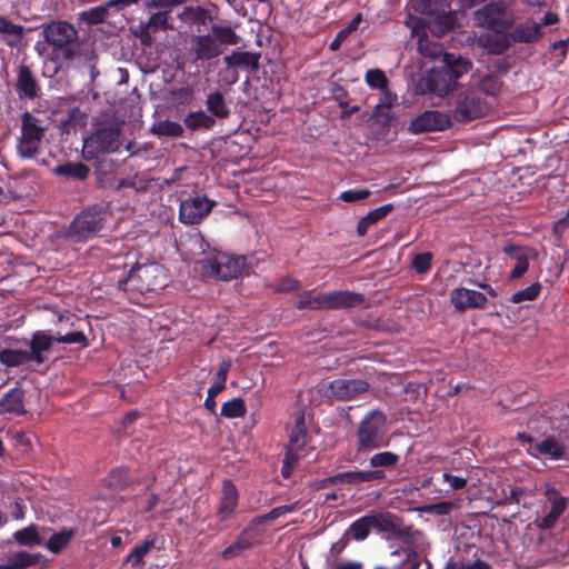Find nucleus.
Listing matches in <instances>:
<instances>
[{"label":"nucleus","mask_w":569,"mask_h":569,"mask_svg":"<svg viewBox=\"0 0 569 569\" xmlns=\"http://www.w3.org/2000/svg\"><path fill=\"white\" fill-rule=\"evenodd\" d=\"M413 8L417 12L428 16V18H431L437 12L431 0H419L415 3Z\"/></svg>","instance_id":"338daca9"},{"label":"nucleus","mask_w":569,"mask_h":569,"mask_svg":"<svg viewBox=\"0 0 569 569\" xmlns=\"http://www.w3.org/2000/svg\"><path fill=\"white\" fill-rule=\"evenodd\" d=\"M246 412L244 401L241 398H233L222 405L220 415L228 419H233L243 417Z\"/></svg>","instance_id":"3c124183"},{"label":"nucleus","mask_w":569,"mask_h":569,"mask_svg":"<svg viewBox=\"0 0 569 569\" xmlns=\"http://www.w3.org/2000/svg\"><path fill=\"white\" fill-rule=\"evenodd\" d=\"M106 223V211L101 206L87 207L79 212L64 231V237L74 243L93 238Z\"/></svg>","instance_id":"0eeeda50"},{"label":"nucleus","mask_w":569,"mask_h":569,"mask_svg":"<svg viewBox=\"0 0 569 569\" xmlns=\"http://www.w3.org/2000/svg\"><path fill=\"white\" fill-rule=\"evenodd\" d=\"M166 268L154 261L136 263L128 276L118 280L120 290L138 292L157 291L166 286Z\"/></svg>","instance_id":"7ed1b4c3"},{"label":"nucleus","mask_w":569,"mask_h":569,"mask_svg":"<svg viewBox=\"0 0 569 569\" xmlns=\"http://www.w3.org/2000/svg\"><path fill=\"white\" fill-rule=\"evenodd\" d=\"M122 142V131L119 124L101 123L83 140L82 158L86 161H91L100 154L117 152Z\"/></svg>","instance_id":"39448f33"},{"label":"nucleus","mask_w":569,"mask_h":569,"mask_svg":"<svg viewBox=\"0 0 569 569\" xmlns=\"http://www.w3.org/2000/svg\"><path fill=\"white\" fill-rule=\"evenodd\" d=\"M183 126L191 132L209 131L216 126V120L204 110L190 111L183 118Z\"/></svg>","instance_id":"f704fd0d"},{"label":"nucleus","mask_w":569,"mask_h":569,"mask_svg":"<svg viewBox=\"0 0 569 569\" xmlns=\"http://www.w3.org/2000/svg\"><path fill=\"white\" fill-rule=\"evenodd\" d=\"M365 80L371 89L386 90L388 87V78L380 69H369L366 72Z\"/></svg>","instance_id":"6e6d98bb"},{"label":"nucleus","mask_w":569,"mask_h":569,"mask_svg":"<svg viewBox=\"0 0 569 569\" xmlns=\"http://www.w3.org/2000/svg\"><path fill=\"white\" fill-rule=\"evenodd\" d=\"M400 461V456L392 451H379L369 458L370 470L377 477L370 479L371 485H380L387 480V471L393 470Z\"/></svg>","instance_id":"a211bd4d"},{"label":"nucleus","mask_w":569,"mask_h":569,"mask_svg":"<svg viewBox=\"0 0 569 569\" xmlns=\"http://www.w3.org/2000/svg\"><path fill=\"white\" fill-rule=\"evenodd\" d=\"M260 52L232 51L223 57V63L233 70L231 83L238 81V70L254 72L260 66Z\"/></svg>","instance_id":"aec40b11"},{"label":"nucleus","mask_w":569,"mask_h":569,"mask_svg":"<svg viewBox=\"0 0 569 569\" xmlns=\"http://www.w3.org/2000/svg\"><path fill=\"white\" fill-rule=\"evenodd\" d=\"M338 482L339 486H348V487H360L363 483H370L372 478L377 477L373 473H368L367 470H349L343 472H338Z\"/></svg>","instance_id":"79ce46f5"},{"label":"nucleus","mask_w":569,"mask_h":569,"mask_svg":"<svg viewBox=\"0 0 569 569\" xmlns=\"http://www.w3.org/2000/svg\"><path fill=\"white\" fill-rule=\"evenodd\" d=\"M541 37V24L533 21H526L517 24L510 32L511 44L513 43H533Z\"/></svg>","instance_id":"cd10ccee"},{"label":"nucleus","mask_w":569,"mask_h":569,"mask_svg":"<svg viewBox=\"0 0 569 569\" xmlns=\"http://www.w3.org/2000/svg\"><path fill=\"white\" fill-rule=\"evenodd\" d=\"M43 39L52 47V59L71 61L79 54L78 31L67 21H53L43 27Z\"/></svg>","instance_id":"20e7f679"},{"label":"nucleus","mask_w":569,"mask_h":569,"mask_svg":"<svg viewBox=\"0 0 569 569\" xmlns=\"http://www.w3.org/2000/svg\"><path fill=\"white\" fill-rule=\"evenodd\" d=\"M53 173L70 180L84 181L90 176V168L80 161H68L54 167Z\"/></svg>","instance_id":"c9c22d12"},{"label":"nucleus","mask_w":569,"mask_h":569,"mask_svg":"<svg viewBox=\"0 0 569 569\" xmlns=\"http://www.w3.org/2000/svg\"><path fill=\"white\" fill-rule=\"evenodd\" d=\"M0 33L20 38L23 33V28L21 26L14 24L6 17L0 16Z\"/></svg>","instance_id":"e2e57ef3"},{"label":"nucleus","mask_w":569,"mask_h":569,"mask_svg":"<svg viewBox=\"0 0 569 569\" xmlns=\"http://www.w3.org/2000/svg\"><path fill=\"white\" fill-rule=\"evenodd\" d=\"M386 426L387 417L381 410L368 412L357 428V452H370L383 447Z\"/></svg>","instance_id":"6e6552de"},{"label":"nucleus","mask_w":569,"mask_h":569,"mask_svg":"<svg viewBox=\"0 0 569 569\" xmlns=\"http://www.w3.org/2000/svg\"><path fill=\"white\" fill-rule=\"evenodd\" d=\"M239 502V492L230 479L222 482V495L217 507L216 516L220 522L228 521L234 515Z\"/></svg>","instance_id":"5701e85b"},{"label":"nucleus","mask_w":569,"mask_h":569,"mask_svg":"<svg viewBox=\"0 0 569 569\" xmlns=\"http://www.w3.org/2000/svg\"><path fill=\"white\" fill-rule=\"evenodd\" d=\"M393 210L392 203H386L380 206L371 211H369L365 217H362L357 224V233L359 237H363L367 234L369 228L380 220L385 219L391 211Z\"/></svg>","instance_id":"4c0bfd02"},{"label":"nucleus","mask_w":569,"mask_h":569,"mask_svg":"<svg viewBox=\"0 0 569 569\" xmlns=\"http://www.w3.org/2000/svg\"><path fill=\"white\" fill-rule=\"evenodd\" d=\"M371 529H372V527H371L370 516L367 515V516H363V517L357 519L356 521H353L349 526L346 533H348L350 539L352 538L355 540L361 541V540H365L369 536Z\"/></svg>","instance_id":"09e8293b"},{"label":"nucleus","mask_w":569,"mask_h":569,"mask_svg":"<svg viewBox=\"0 0 569 569\" xmlns=\"http://www.w3.org/2000/svg\"><path fill=\"white\" fill-rule=\"evenodd\" d=\"M14 91L20 100H34L40 96V83L29 66L18 67Z\"/></svg>","instance_id":"6ab92c4d"},{"label":"nucleus","mask_w":569,"mask_h":569,"mask_svg":"<svg viewBox=\"0 0 569 569\" xmlns=\"http://www.w3.org/2000/svg\"><path fill=\"white\" fill-rule=\"evenodd\" d=\"M502 252L511 260L516 261V264L509 274V279L511 280L521 278L528 271L529 261L535 260L538 257V251L535 248L529 246H517L513 243H507L503 246Z\"/></svg>","instance_id":"dca6fc26"},{"label":"nucleus","mask_w":569,"mask_h":569,"mask_svg":"<svg viewBox=\"0 0 569 569\" xmlns=\"http://www.w3.org/2000/svg\"><path fill=\"white\" fill-rule=\"evenodd\" d=\"M331 92H332L333 99L338 102V106L340 108L348 107V102L346 100L348 97V91L342 86L335 84Z\"/></svg>","instance_id":"774afa93"},{"label":"nucleus","mask_w":569,"mask_h":569,"mask_svg":"<svg viewBox=\"0 0 569 569\" xmlns=\"http://www.w3.org/2000/svg\"><path fill=\"white\" fill-rule=\"evenodd\" d=\"M370 385L365 379H335L319 383V392L331 401H351L369 391Z\"/></svg>","instance_id":"f8f14e48"},{"label":"nucleus","mask_w":569,"mask_h":569,"mask_svg":"<svg viewBox=\"0 0 569 569\" xmlns=\"http://www.w3.org/2000/svg\"><path fill=\"white\" fill-rule=\"evenodd\" d=\"M252 527L253 526L250 525L248 528L243 529L238 535L236 541L222 550V559L230 560L234 557L242 555L246 550L250 549L253 546Z\"/></svg>","instance_id":"2f4dec72"},{"label":"nucleus","mask_w":569,"mask_h":569,"mask_svg":"<svg viewBox=\"0 0 569 569\" xmlns=\"http://www.w3.org/2000/svg\"><path fill=\"white\" fill-rule=\"evenodd\" d=\"M20 136L17 139L16 152L20 159H33L41 153L48 126L43 119L24 111L21 117Z\"/></svg>","instance_id":"423d86ee"},{"label":"nucleus","mask_w":569,"mask_h":569,"mask_svg":"<svg viewBox=\"0 0 569 569\" xmlns=\"http://www.w3.org/2000/svg\"><path fill=\"white\" fill-rule=\"evenodd\" d=\"M77 530L74 528H63L53 533L44 543V547L52 553H60L73 539Z\"/></svg>","instance_id":"37998d69"},{"label":"nucleus","mask_w":569,"mask_h":569,"mask_svg":"<svg viewBox=\"0 0 569 569\" xmlns=\"http://www.w3.org/2000/svg\"><path fill=\"white\" fill-rule=\"evenodd\" d=\"M452 118L459 123H468L487 114L489 103L470 87H461L453 96Z\"/></svg>","instance_id":"9d476101"},{"label":"nucleus","mask_w":569,"mask_h":569,"mask_svg":"<svg viewBox=\"0 0 569 569\" xmlns=\"http://www.w3.org/2000/svg\"><path fill=\"white\" fill-rule=\"evenodd\" d=\"M329 309H351L366 306L367 299L362 293L339 290L328 292Z\"/></svg>","instance_id":"bb28decb"},{"label":"nucleus","mask_w":569,"mask_h":569,"mask_svg":"<svg viewBox=\"0 0 569 569\" xmlns=\"http://www.w3.org/2000/svg\"><path fill=\"white\" fill-rule=\"evenodd\" d=\"M202 273L206 277L217 280L229 281L238 278L246 266L243 256H230L227 253H217L212 257L199 261Z\"/></svg>","instance_id":"9b49d317"},{"label":"nucleus","mask_w":569,"mask_h":569,"mask_svg":"<svg viewBox=\"0 0 569 569\" xmlns=\"http://www.w3.org/2000/svg\"><path fill=\"white\" fill-rule=\"evenodd\" d=\"M393 569H419L422 565L420 555L410 546L399 547L391 551Z\"/></svg>","instance_id":"c756f323"},{"label":"nucleus","mask_w":569,"mask_h":569,"mask_svg":"<svg viewBox=\"0 0 569 569\" xmlns=\"http://www.w3.org/2000/svg\"><path fill=\"white\" fill-rule=\"evenodd\" d=\"M300 507H301L300 501H295L293 503H290V505H282V506L274 507L268 513L254 517L251 520V526H258V525H262L267 521L276 520L281 516H284L289 512H293V511L298 510Z\"/></svg>","instance_id":"c03bdc74"},{"label":"nucleus","mask_w":569,"mask_h":569,"mask_svg":"<svg viewBox=\"0 0 569 569\" xmlns=\"http://www.w3.org/2000/svg\"><path fill=\"white\" fill-rule=\"evenodd\" d=\"M231 368V361L230 360H222L217 369L214 379L212 385L209 387L207 392V398L204 400V407L207 410H209L211 413L216 415V397L224 390L226 388V381L228 373Z\"/></svg>","instance_id":"393cba45"},{"label":"nucleus","mask_w":569,"mask_h":569,"mask_svg":"<svg viewBox=\"0 0 569 569\" xmlns=\"http://www.w3.org/2000/svg\"><path fill=\"white\" fill-rule=\"evenodd\" d=\"M56 341L59 343H78L83 348L89 347V339L82 331L68 332L66 335L56 336Z\"/></svg>","instance_id":"13d9d810"},{"label":"nucleus","mask_w":569,"mask_h":569,"mask_svg":"<svg viewBox=\"0 0 569 569\" xmlns=\"http://www.w3.org/2000/svg\"><path fill=\"white\" fill-rule=\"evenodd\" d=\"M456 23V11H437L431 18H429V32L437 38H441L451 32L455 29Z\"/></svg>","instance_id":"c85d7f7f"},{"label":"nucleus","mask_w":569,"mask_h":569,"mask_svg":"<svg viewBox=\"0 0 569 569\" xmlns=\"http://www.w3.org/2000/svg\"><path fill=\"white\" fill-rule=\"evenodd\" d=\"M349 542H350V537L348 536V533L345 532L338 541H336L335 543L331 545V548L329 551L330 558H332L335 561L338 560L340 555L342 553V551L349 545Z\"/></svg>","instance_id":"0e129e2a"},{"label":"nucleus","mask_w":569,"mask_h":569,"mask_svg":"<svg viewBox=\"0 0 569 569\" xmlns=\"http://www.w3.org/2000/svg\"><path fill=\"white\" fill-rule=\"evenodd\" d=\"M450 301L456 310L463 312L467 309H483L487 297L480 291L460 287L450 292Z\"/></svg>","instance_id":"4be33fe9"},{"label":"nucleus","mask_w":569,"mask_h":569,"mask_svg":"<svg viewBox=\"0 0 569 569\" xmlns=\"http://www.w3.org/2000/svg\"><path fill=\"white\" fill-rule=\"evenodd\" d=\"M109 17V11L106 4L83 10L79 13V20L88 24L103 23Z\"/></svg>","instance_id":"8fccbe9b"},{"label":"nucleus","mask_w":569,"mask_h":569,"mask_svg":"<svg viewBox=\"0 0 569 569\" xmlns=\"http://www.w3.org/2000/svg\"><path fill=\"white\" fill-rule=\"evenodd\" d=\"M480 41L488 53L495 56L503 54L512 47L510 38H508V31L503 33H488L482 36Z\"/></svg>","instance_id":"72a5a7b5"},{"label":"nucleus","mask_w":569,"mask_h":569,"mask_svg":"<svg viewBox=\"0 0 569 569\" xmlns=\"http://www.w3.org/2000/svg\"><path fill=\"white\" fill-rule=\"evenodd\" d=\"M527 451L533 457L540 455L552 460L560 459L565 456V447L555 437L545 438L541 442L535 443V447H529Z\"/></svg>","instance_id":"7c9ffc66"},{"label":"nucleus","mask_w":569,"mask_h":569,"mask_svg":"<svg viewBox=\"0 0 569 569\" xmlns=\"http://www.w3.org/2000/svg\"><path fill=\"white\" fill-rule=\"evenodd\" d=\"M443 64L432 68L425 78V89L437 97H445L457 87V81L472 67L469 59L447 52Z\"/></svg>","instance_id":"f03ea898"},{"label":"nucleus","mask_w":569,"mask_h":569,"mask_svg":"<svg viewBox=\"0 0 569 569\" xmlns=\"http://www.w3.org/2000/svg\"><path fill=\"white\" fill-rule=\"evenodd\" d=\"M371 194L369 189H350L340 193L339 199L345 202H358Z\"/></svg>","instance_id":"052dcab7"},{"label":"nucleus","mask_w":569,"mask_h":569,"mask_svg":"<svg viewBox=\"0 0 569 569\" xmlns=\"http://www.w3.org/2000/svg\"><path fill=\"white\" fill-rule=\"evenodd\" d=\"M56 341V336L50 330H37L31 335L27 350L30 363L43 365L48 358L46 352L50 351Z\"/></svg>","instance_id":"f3484780"},{"label":"nucleus","mask_w":569,"mask_h":569,"mask_svg":"<svg viewBox=\"0 0 569 569\" xmlns=\"http://www.w3.org/2000/svg\"><path fill=\"white\" fill-rule=\"evenodd\" d=\"M240 40V36L230 26L212 23L209 33L191 37L188 51L191 63L203 66L220 57L224 47L237 46Z\"/></svg>","instance_id":"f257e3e1"},{"label":"nucleus","mask_w":569,"mask_h":569,"mask_svg":"<svg viewBox=\"0 0 569 569\" xmlns=\"http://www.w3.org/2000/svg\"><path fill=\"white\" fill-rule=\"evenodd\" d=\"M207 113L211 114L212 119H227L231 114V110L226 101L224 94L219 91H210L207 94L206 101H204Z\"/></svg>","instance_id":"473e14b6"},{"label":"nucleus","mask_w":569,"mask_h":569,"mask_svg":"<svg viewBox=\"0 0 569 569\" xmlns=\"http://www.w3.org/2000/svg\"><path fill=\"white\" fill-rule=\"evenodd\" d=\"M12 537L20 546L31 547L42 543V539L36 525H30L23 529L17 530Z\"/></svg>","instance_id":"49530a36"},{"label":"nucleus","mask_w":569,"mask_h":569,"mask_svg":"<svg viewBox=\"0 0 569 569\" xmlns=\"http://www.w3.org/2000/svg\"><path fill=\"white\" fill-rule=\"evenodd\" d=\"M157 537L153 536L136 545L132 551L126 557L124 563L130 565L132 569H142L146 565L144 557L156 545Z\"/></svg>","instance_id":"ea45409f"},{"label":"nucleus","mask_w":569,"mask_h":569,"mask_svg":"<svg viewBox=\"0 0 569 569\" xmlns=\"http://www.w3.org/2000/svg\"><path fill=\"white\" fill-rule=\"evenodd\" d=\"M432 262V253L431 252H422L417 253L412 260V268L417 273L423 274L427 273L431 269Z\"/></svg>","instance_id":"bf43d9fd"},{"label":"nucleus","mask_w":569,"mask_h":569,"mask_svg":"<svg viewBox=\"0 0 569 569\" xmlns=\"http://www.w3.org/2000/svg\"><path fill=\"white\" fill-rule=\"evenodd\" d=\"M451 126V117L438 110H427L416 117L409 124V132L420 134L423 132L442 131Z\"/></svg>","instance_id":"2eb2a0df"},{"label":"nucleus","mask_w":569,"mask_h":569,"mask_svg":"<svg viewBox=\"0 0 569 569\" xmlns=\"http://www.w3.org/2000/svg\"><path fill=\"white\" fill-rule=\"evenodd\" d=\"M180 18L188 23H197L201 26H206L209 21L212 20V17L206 8L200 6L197 7H184Z\"/></svg>","instance_id":"a18cd8bd"},{"label":"nucleus","mask_w":569,"mask_h":569,"mask_svg":"<svg viewBox=\"0 0 569 569\" xmlns=\"http://www.w3.org/2000/svg\"><path fill=\"white\" fill-rule=\"evenodd\" d=\"M473 21L477 27L503 33L513 27L515 14L507 2L491 0L473 12Z\"/></svg>","instance_id":"1a4fd4ad"},{"label":"nucleus","mask_w":569,"mask_h":569,"mask_svg":"<svg viewBox=\"0 0 569 569\" xmlns=\"http://www.w3.org/2000/svg\"><path fill=\"white\" fill-rule=\"evenodd\" d=\"M503 82L500 79L499 76L495 73H489L483 77H481L475 86L471 88L476 89L477 92L480 94L485 93L488 97L496 98L500 96L502 91Z\"/></svg>","instance_id":"a19ab883"},{"label":"nucleus","mask_w":569,"mask_h":569,"mask_svg":"<svg viewBox=\"0 0 569 569\" xmlns=\"http://www.w3.org/2000/svg\"><path fill=\"white\" fill-rule=\"evenodd\" d=\"M546 502L550 506L549 512L536 520L537 528L550 530L558 522L561 515L569 506V497L563 496L555 486L547 485L543 490Z\"/></svg>","instance_id":"ddd939ff"},{"label":"nucleus","mask_w":569,"mask_h":569,"mask_svg":"<svg viewBox=\"0 0 569 569\" xmlns=\"http://www.w3.org/2000/svg\"><path fill=\"white\" fill-rule=\"evenodd\" d=\"M170 94L177 104L189 106L194 100V90L191 86L173 88Z\"/></svg>","instance_id":"4d7b16f0"},{"label":"nucleus","mask_w":569,"mask_h":569,"mask_svg":"<svg viewBox=\"0 0 569 569\" xmlns=\"http://www.w3.org/2000/svg\"><path fill=\"white\" fill-rule=\"evenodd\" d=\"M183 131L182 124L170 120L160 121L153 127V132L163 137L179 138L183 136Z\"/></svg>","instance_id":"603ef678"},{"label":"nucleus","mask_w":569,"mask_h":569,"mask_svg":"<svg viewBox=\"0 0 569 569\" xmlns=\"http://www.w3.org/2000/svg\"><path fill=\"white\" fill-rule=\"evenodd\" d=\"M406 24L411 29L413 36L418 38L427 37L429 32V18L408 14Z\"/></svg>","instance_id":"864d4df0"},{"label":"nucleus","mask_w":569,"mask_h":569,"mask_svg":"<svg viewBox=\"0 0 569 569\" xmlns=\"http://www.w3.org/2000/svg\"><path fill=\"white\" fill-rule=\"evenodd\" d=\"M133 482L129 468H113L104 478L103 486L111 490H123Z\"/></svg>","instance_id":"e433bc0d"},{"label":"nucleus","mask_w":569,"mask_h":569,"mask_svg":"<svg viewBox=\"0 0 569 569\" xmlns=\"http://www.w3.org/2000/svg\"><path fill=\"white\" fill-rule=\"evenodd\" d=\"M40 553H30L20 550L8 556V562L0 565V569H26L36 566L41 560Z\"/></svg>","instance_id":"58836bf2"},{"label":"nucleus","mask_w":569,"mask_h":569,"mask_svg":"<svg viewBox=\"0 0 569 569\" xmlns=\"http://www.w3.org/2000/svg\"><path fill=\"white\" fill-rule=\"evenodd\" d=\"M216 202L206 196L189 197L181 201L179 207V220L184 224H197L208 216Z\"/></svg>","instance_id":"4468645a"},{"label":"nucleus","mask_w":569,"mask_h":569,"mask_svg":"<svg viewBox=\"0 0 569 569\" xmlns=\"http://www.w3.org/2000/svg\"><path fill=\"white\" fill-rule=\"evenodd\" d=\"M370 516L372 529H377L379 532L389 533L397 538H409L410 527H403L400 519L390 513H372Z\"/></svg>","instance_id":"412c9836"},{"label":"nucleus","mask_w":569,"mask_h":569,"mask_svg":"<svg viewBox=\"0 0 569 569\" xmlns=\"http://www.w3.org/2000/svg\"><path fill=\"white\" fill-rule=\"evenodd\" d=\"M169 17L168 12H156L150 16L149 20L146 22L148 27L152 29V31H157L159 29H168L169 28Z\"/></svg>","instance_id":"680f3d73"},{"label":"nucleus","mask_w":569,"mask_h":569,"mask_svg":"<svg viewBox=\"0 0 569 569\" xmlns=\"http://www.w3.org/2000/svg\"><path fill=\"white\" fill-rule=\"evenodd\" d=\"M310 440V436L307 431L305 423V416H298L296 419L295 427L291 429L289 435V445L287 452L295 455L296 458H302L307 456V445Z\"/></svg>","instance_id":"b1692460"},{"label":"nucleus","mask_w":569,"mask_h":569,"mask_svg":"<svg viewBox=\"0 0 569 569\" xmlns=\"http://www.w3.org/2000/svg\"><path fill=\"white\" fill-rule=\"evenodd\" d=\"M0 363L9 368H14L30 362L27 350L2 349L0 350Z\"/></svg>","instance_id":"de8ad7c7"},{"label":"nucleus","mask_w":569,"mask_h":569,"mask_svg":"<svg viewBox=\"0 0 569 569\" xmlns=\"http://www.w3.org/2000/svg\"><path fill=\"white\" fill-rule=\"evenodd\" d=\"M26 391L17 383L0 399V415L22 416L27 412L24 407Z\"/></svg>","instance_id":"a878e982"},{"label":"nucleus","mask_w":569,"mask_h":569,"mask_svg":"<svg viewBox=\"0 0 569 569\" xmlns=\"http://www.w3.org/2000/svg\"><path fill=\"white\" fill-rule=\"evenodd\" d=\"M381 91H382V97H381L379 103L375 107V110H377V111L382 110V109H390L397 100V94L389 91L388 88L386 90H381Z\"/></svg>","instance_id":"69168bd1"},{"label":"nucleus","mask_w":569,"mask_h":569,"mask_svg":"<svg viewBox=\"0 0 569 569\" xmlns=\"http://www.w3.org/2000/svg\"><path fill=\"white\" fill-rule=\"evenodd\" d=\"M542 289V286L540 282H533L529 287L516 291L511 298L510 301L513 303H520L523 301H532L538 298Z\"/></svg>","instance_id":"5fc2aeb1"}]
</instances>
